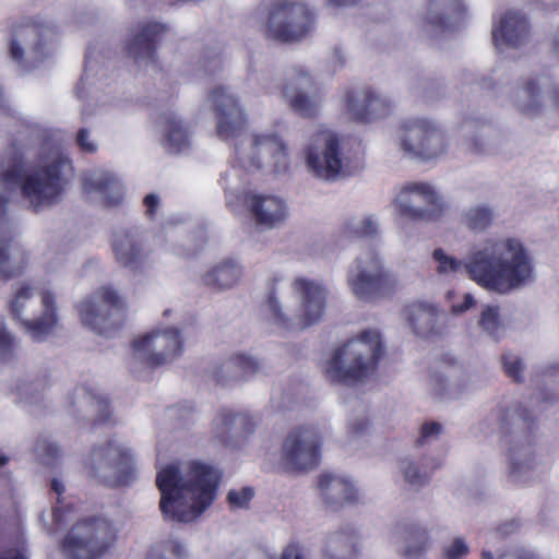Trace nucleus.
<instances>
[{
  "mask_svg": "<svg viewBox=\"0 0 559 559\" xmlns=\"http://www.w3.org/2000/svg\"><path fill=\"white\" fill-rule=\"evenodd\" d=\"M432 259L438 275L451 278L460 272L487 292L508 295L536 281L534 258L518 238L499 237L484 240L465 260L435 249Z\"/></svg>",
  "mask_w": 559,
  "mask_h": 559,
  "instance_id": "obj_1",
  "label": "nucleus"
},
{
  "mask_svg": "<svg viewBox=\"0 0 559 559\" xmlns=\"http://www.w3.org/2000/svg\"><path fill=\"white\" fill-rule=\"evenodd\" d=\"M206 103L214 114L216 134L224 141L236 140V163L246 171L261 169L285 173L290 166L289 147L275 131H252L242 135L247 111L239 97L227 86L213 87Z\"/></svg>",
  "mask_w": 559,
  "mask_h": 559,
  "instance_id": "obj_2",
  "label": "nucleus"
},
{
  "mask_svg": "<svg viewBox=\"0 0 559 559\" xmlns=\"http://www.w3.org/2000/svg\"><path fill=\"white\" fill-rule=\"evenodd\" d=\"M219 473L199 461L169 464L157 472L160 510L167 518L189 523L214 501Z\"/></svg>",
  "mask_w": 559,
  "mask_h": 559,
  "instance_id": "obj_3",
  "label": "nucleus"
},
{
  "mask_svg": "<svg viewBox=\"0 0 559 559\" xmlns=\"http://www.w3.org/2000/svg\"><path fill=\"white\" fill-rule=\"evenodd\" d=\"M2 164L0 181L8 188H19L23 200L35 211L58 203L63 192L62 169L70 164L59 146L46 144L37 152L32 165L25 164V153H8Z\"/></svg>",
  "mask_w": 559,
  "mask_h": 559,
  "instance_id": "obj_4",
  "label": "nucleus"
},
{
  "mask_svg": "<svg viewBox=\"0 0 559 559\" xmlns=\"http://www.w3.org/2000/svg\"><path fill=\"white\" fill-rule=\"evenodd\" d=\"M292 290L299 300L298 309L292 311L272 289L265 302L269 320L286 331H299L318 323L324 314L329 297L323 281L296 276L292 282Z\"/></svg>",
  "mask_w": 559,
  "mask_h": 559,
  "instance_id": "obj_5",
  "label": "nucleus"
},
{
  "mask_svg": "<svg viewBox=\"0 0 559 559\" xmlns=\"http://www.w3.org/2000/svg\"><path fill=\"white\" fill-rule=\"evenodd\" d=\"M381 353L379 333L365 331L331 354L324 366V374L333 384L362 381L374 372Z\"/></svg>",
  "mask_w": 559,
  "mask_h": 559,
  "instance_id": "obj_6",
  "label": "nucleus"
},
{
  "mask_svg": "<svg viewBox=\"0 0 559 559\" xmlns=\"http://www.w3.org/2000/svg\"><path fill=\"white\" fill-rule=\"evenodd\" d=\"M13 317L22 322L24 332L35 342L46 340L56 330L59 318L57 295L49 287L19 283L9 299Z\"/></svg>",
  "mask_w": 559,
  "mask_h": 559,
  "instance_id": "obj_7",
  "label": "nucleus"
},
{
  "mask_svg": "<svg viewBox=\"0 0 559 559\" xmlns=\"http://www.w3.org/2000/svg\"><path fill=\"white\" fill-rule=\"evenodd\" d=\"M305 160L308 170L325 181H335L350 173L348 158L342 152L341 138L322 126L314 128L309 134Z\"/></svg>",
  "mask_w": 559,
  "mask_h": 559,
  "instance_id": "obj_8",
  "label": "nucleus"
},
{
  "mask_svg": "<svg viewBox=\"0 0 559 559\" xmlns=\"http://www.w3.org/2000/svg\"><path fill=\"white\" fill-rule=\"evenodd\" d=\"M347 285L350 293L360 301H372L390 293L397 284L377 252H365L348 267Z\"/></svg>",
  "mask_w": 559,
  "mask_h": 559,
  "instance_id": "obj_9",
  "label": "nucleus"
},
{
  "mask_svg": "<svg viewBox=\"0 0 559 559\" xmlns=\"http://www.w3.org/2000/svg\"><path fill=\"white\" fill-rule=\"evenodd\" d=\"M85 466L94 478L110 487L128 485L135 477L131 449L116 440L96 445Z\"/></svg>",
  "mask_w": 559,
  "mask_h": 559,
  "instance_id": "obj_10",
  "label": "nucleus"
},
{
  "mask_svg": "<svg viewBox=\"0 0 559 559\" xmlns=\"http://www.w3.org/2000/svg\"><path fill=\"white\" fill-rule=\"evenodd\" d=\"M322 437V429L316 424L293 428L282 444V468L286 472H307L314 468L320 461Z\"/></svg>",
  "mask_w": 559,
  "mask_h": 559,
  "instance_id": "obj_11",
  "label": "nucleus"
},
{
  "mask_svg": "<svg viewBox=\"0 0 559 559\" xmlns=\"http://www.w3.org/2000/svg\"><path fill=\"white\" fill-rule=\"evenodd\" d=\"M81 322L94 333L111 337L123 321L124 302L110 287L99 288L78 306Z\"/></svg>",
  "mask_w": 559,
  "mask_h": 559,
  "instance_id": "obj_12",
  "label": "nucleus"
},
{
  "mask_svg": "<svg viewBox=\"0 0 559 559\" xmlns=\"http://www.w3.org/2000/svg\"><path fill=\"white\" fill-rule=\"evenodd\" d=\"M115 534L111 524L102 518H86L78 522L63 542L68 559H98L109 548Z\"/></svg>",
  "mask_w": 559,
  "mask_h": 559,
  "instance_id": "obj_13",
  "label": "nucleus"
},
{
  "mask_svg": "<svg viewBox=\"0 0 559 559\" xmlns=\"http://www.w3.org/2000/svg\"><path fill=\"white\" fill-rule=\"evenodd\" d=\"M397 140L408 157L426 162L439 158L448 148L441 128L425 118L404 121L397 130Z\"/></svg>",
  "mask_w": 559,
  "mask_h": 559,
  "instance_id": "obj_14",
  "label": "nucleus"
},
{
  "mask_svg": "<svg viewBox=\"0 0 559 559\" xmlns=\"http://www.w3.org/2000/svg\"><path fill=\"white\" fill-rule=\"evenodd\" d=\"M395 212L414 222H435L444 211L439 192L426 182H409L403 186L392 202Z\"/></svg>",
  "mask_w": 559,
  "mask_h": 559,
  "instance_id": "obj_15",
  "label": "nucleus"
},
{
  "mask_svg": "<svg viewBox=\"0 0 559 559\" xmlns=\"http://www.w3.org/2000/svg\"><path fill=\"white\" fill-rule=\"evenodd\" d=\"M311 26V14L304 3L275 0L270 4L264 25L266 36L290 43L301 39Z\"/></svg>",
  "mask_w": 559,
  "mask_h": 559,
  "instance_id": "obj_16",
  "label": "nucleus"
},
{
  "mask_svg": "<svg viewBox=\"0 0 559 559\" xmlns=\"http://www.w3.org/2000/svg\"><path fill=\"white\" fill-rule=\"evenodd\" d=\"M182 350L180 332L175 328L152 331L133 342V358L148 367L170 364Z\"/></svg>",
  "mask_w": 559,
  "mask_h": 559,
  "instance_id": "obj_17",
  "label": "nucleus"
},
{
  "mask_svg": "<svg viewBox=\"0 0 559 559\" xmlns=\"http://www.w3.org/2000/svg\"><path fill=\"white\" fill-rule=\"evenodd\" d=\"M50 29L35 24L15 28L10 41L9 53L23 70L38 67L50 53L48 44Z\"/></svg>",
  "mask_w": 559,
  "mask_h": 559,
  "instance_id": "obj_18",
  "label": "nucleus"
},
{
  "mask_svg": "<svg viewBox=\"0 0 559 559\" xmlns=\"http://www.w3.org/2000/svg\"><path fill=\"white\" fill-rule=\"evenodd\" d=\"M312 86V79L305 70L293 69L282 88V96L289 108L306 118L316 117L321 109L320 97L310 93Z\"/></svg>",
  "mask_w": 559,
  "mask_h": 559,
  "instance_id": "obj_19",
  "label": "nucleus"
},
{
  "mask_svg": "<svg viewBox=\"0 0 559 559\" xmlns=\"http://www.w3.org/2000/svg\"><path fill=\"white\" fill-rule=\"evenodd\" d=\"M245 206L255 228L260 230L280 227L289 215L286 201L273 193L249 192L245 198Z\"/></svg>",
  "mask_w": 559,
  "mask_h": 559,
  "instance_id": "obj_20",
  "label": "nucleus"
},
{
  "mask_svg": "<svg viewBox=\"0 0 559 559\" xmlns=\"http://www.w3.org/2000/svg\"><path fill=\"white\" fill-rule=\"evenodd\" d=\"M257 420L253 416L233 411H221L213 420V437L223 445L239 448L253 435Z\"/></svg>",
  "mask_w": 559,
  "mask_h": 559,
  "instance_id": "obj_21",
  "label": "nucleus"
},
{
  "mask_svg": "<svg viewBox=\"0 0 559 559\" xmlns=\"http://www.w3.org/2000/svg\"><path fill=\"white\" fill-rule=\"evenodd\" d=\"M111 248L118 264L131 271L140 270L148 257L143 235L138 228L116 231Z\"/></svg>",
  "mask_w": 559,
  "mask_h": 559,
  "instance_id": "obj_22",
  "label": "nucleus"
},
{
  "mask_svg": "<svg viewBox=\"0 0 559 559\" xmlns=\"http://www.w3.org/2000/svg\"><path fill=\"white\" fill-rule=\"evenodd\" d=\"M347 111L350 117L361 122H372L386 117L391 111L390 100L371 88H361L348 93Z\"/></svg>",
  "mask_w": 559,
  "mask_h": 559,
  "instance_id": "obj_23",
  "label": "nucleus"
},
{
  "mask_svg": "<svg viewBox=\"0 0 559 559\" xmlns=\"http://www.w3.org/2000/svg\"><path fill=\"white\" fill-rule=\"evenodd\" d=\"M406 320L414 334L431 337L448 329V316L431 302H415L405 309Z\"/></svg>",
  "mask_w": 559,
  "mask_h": 559,
  "instance_id": "obj_24",
  "label": "nucleus"
},
{
  "mask_svg": "<svg viewBox=\"0 0 559 559\" xmlns=\"http://www.w3.org/2000/svg\"><path fill=\"white\" fill-rule=\"evenodd\" d=\"M431 392L442 401L456 400L469 392L473 381L461 366H447L431 373L429 380Z\"/></svg>",
  "mask_w": 559,
  "mask_h": 559,
  "instance_id": "obj_25",
  "label": "nucleus"
},
{
  "mask_svg": "<svg viewBox=\"0 0 559 559\" xmlns=\"http://www.w3.org/2000/svg\"><path fill=\"white\" fill-rule=\"evenodd\" d=\"M542 465V459L531 445H513L508 454V480L515 486L527 485L535 479Z\"/></svg>",
  "mask_w": 559,
  "mask_h": 559,
  "instance_id": "obj_26",
  "label": "nucleus"
},
{
  "mask_svg": "<svg viewBox=\"0 0 559 559\" xmlns=\"http://www.w3.org/2000/svg\"><path fill=\"white\" fill-rule=\"evenodd\" d=\"M83 191L91 200L106 205L119 204L124 195L123 186L118 177L105 170L86 174L83 179Z\"/></svg>",
  "mask_w": 559,
  "mask_h": 559,
  "instance_id": "obj_27",
  "label": "nucleus"
},
{
  "mask_svg": "<svg viewBox=\"0 0 559 559\" xmlns=\"http://www.w3.org/2000/svg\"><path fill=\"white\" fill-rule=\"evenodd\" d=\"M495 46L503 48H519L530 38V25L524 15L515 11L506 12L492 28Z\"/></svg>",
  "mask_w": 559,
  "mask_h": 559,
  "instance_id": "obj_28",
  "label": "nucleus"
},
{
  "mask_svg": "<svg viewBox=\"0 0 559 559\" xmlns=\"http://www.w3.org/2000/svg\"><path fill=\"white\" fill-rule=\"evenodd\" d=\"M464 11L460 0H430L425 16L427 32L437 36L454 28L463 20Z\"/></svg>",
  "mask_w": 559,
  "mask_h": 559,
  "instance_id": "obj_29",
  "label": "nucleus"
},
{
  "mask_svg": "<svg viewBox=\"0 0 559 559\" xmlns=\"http://www.w3.org/2000/svg\"><path fill=\"white\" fill-rule=\"evenodd\" d=\"M8 199L0 195V277L19 274L26 263L25 252L8 237L9 224L4 217Z\"/></svg>",
  "mask_w": 559,
  "mask_h": 559,
  "instance_id": "obj_30",
  "label": "nucleus"
},
{
  "mask_svg": "<svg viewBox=\"0 0 559 559\" xmlns=\"http://www.w3.org/2000/svg\"><path fill=\"white\" fill-rule=\"evenodd\" d=\"M550 87V80L546 76L527 78L515 91L513 103L521 112L536 116L545 106Z\"/></svg>",
  "mask_w": 559,
  "mask_h": 559,
  "instance_id": "obj_31",
  "label": "nucleus"
},
{
  "mask_svg": "<svg viewBox=\"0 0 559 559\" xmlns=\"http://www.w3.org/2000/svg\"><path fill=\"white\" fill-rule=\"evenodd\" d=\"M35 370L34 367L20 366L10 380L9 389L20 402L37 403L49 385L47 376Z\"/></svg>",
  "mask_w": 559,
  "mask_h": 559,
  "instance_id": "obj_32",
  "label": "nucleus"
},
{
  "mask_svg": "<svg viewBox=\"0 0 559 559\" xmlns=\"http://www.w3.org/2000/svg\"><path fill=\"white\" fill-rule=\"evenodd\" d=\"M318 488L323 502L331 508L343 507L357 499L355 485L347 477L334 473L320 475Z\"/></svg>",
  "mask_w": 559,
  "mask_h": 559,
  "instance_id": "obj_33",
  "label": "nucleus"
},
{
  "mask_svg": "<svg viewBox=\"0 0 559 559\" xmlns=\"http://www.w3.org/2000/svg\"><path fill=\"white\" fill-rule=\"evenodd\" d=\"M164 31V25L153 22L143 25L132 36L128 45V55L139 67H146L155 62L156 40Z\"/></svg>",
  "mask_w": 559,
  "mask_h": 559,
  "instance_id": "obj_34",
  "label": "nucleus"
},
{
  "mask_svg": "<svg viewBox=\"0 0 559 559\" xmlns=\"http://www.w3.org/2000/svg\"><path fill=\"white\" fill-rule=\"evenodd\" d=\"M162 145L170 153H182L190 147L188 127L175 112H164L158 120Z\"/></svg>",
  "mask_w": 559,
  "mask_h": 559,
  "instance_id": "obj_35",
  "label": "nucleus"
},
{
  "mask_svg": "<svg viewBox=\"0 0 559 559\" xmlns=\"http://www.w3.org/2000/svg\"><path fill=\"white\" fill-rule=\"evenodd\" d=\"M442 461L436 456H424L419 460L404 457L399 463L402 477L411 488L418 490L427 486L435 471L440 468Z\"/></svg>",
  "mask_w": 559,
  "mask_h": 559,
  "instance_id": "obj_36",
  "label": "nucleus"
},
{
  "mask_svg": "<svg viewBox=\"0 0 559 559\" xmlns=\"http://www.w3.org/2000/svg\"><path fill=\"white\" fill-rule=\"evenodd\" d=\"M260 370L257 359L245 354H236L224 360L214 372L217 382L246 379Z\"/></svg>",
  "mask_w": 559,
  "mask_h": 559,
  "instance_id": "obj_37",
  "label": "nucleus"
},
{
  "mask_svg": "<svg viewBox=\"0 0 559 559\" xmlns=\"http://www.w3.org/2000/svg\"><path fill=\"white\" fill-rule=\"evenodd\" d=\"M242 276L240 264L230 259L222 260L213 265L202 276L203 283L216 290H224L235 286Z\"/></svg>",
  "mask_w": 559,
  "mask_h": 559,
  "instance_id": "obj_38",
  "label": "nucleus"
},
{
  "mask_svg": "<svg viewBox=\"0 0 559 559\" xmlns=\"http://www.w3.org/2000/svg\"><path fill=\"white\" fill-rule=\"evenodd\" d=\"M495 218L496 212L492 206L477 203L462 212L460 222L469 231L481 234L491 227Z\"/></svg>",
  "mask_w": 559,
  "mask_h": 559,
  "instance_id": "obj_39",
  "label": "nucleus"
},
{
  "mask_svg": "<svg viewBox=\"0 0 559 559\" xmlns=\"http://www.w3.org/2000/svg\"><path fill=\"white\" fill-rule=\"evenodd\" d=\"M324 556L326 559H355V534L352 531H342L331 534L325 543Z\"/></svg>",
  "mask_w": 559,
  "mask_h": 559,
  "instance_id": "obj_40",
  "label": "nucleus"
},
{
  "mask_svg": "<svg viewBox=\"0 0 559 559\" xmlns=\"http://www.w3.org/2000/svg\"><path fill=\"white\" fill-rule=\"evenodd\" d=\"M478 325L488 336L493 340H499L504 332V323L499 306H484L479 316Z\"/></svg>",
  "mask_w": 559,
  "mask_h": 559,
  "instance_id": "obj_41",
  "label": "nucleus"
},
{
  "mask_svg": "<svg viewBox=\"0 0 559 559\" xmlns=\"http://www.w3.org/2000/svg\"><path fill=\"white\" fill-rule=\"evenodd\" d=\"M430 546V537L424 530L414 528L408 532L405 546L403 548V555L408 559H417Z\"/></svg>",
  "mask_w": 559,
  "mask_h": 559,
  "instance_id": "obj_42",
  "label": "nucleus"
},
{
  "mask_svg": "<svg viewBox=\"0 0 559 559\" xmlns=\"http://www.w3.org/2000/svg\"><path fill=\"white\" fill-rule=\"evenodd\" d=\"M20 349V341L8 329L7 324H0V359L2 361L13 360Z\"/></svg>",
  "mask_w": 559,
  "mask_h": 559,
  "instance_id": "obj_43",
  "label": "nucleus"
},
{
  "mask_svg": "<svg viewBox=\"0 0 559 559\" xmlns=\"http://www.w3.org/2000/svg\"><path fill=\"white\" fill-rule=\"evenodd\" d=\"M51 491L57 495V503L58 506L52 510L51 513V527H49L50 532H55L58 530L60 525H62L67 520L63 514L62 503V495L66 491L64 483L58 478H53L50 484Z\"/></svg>",
  "mask_w": 559,
  "mask_h": 559,
  "instance_id": "obj_44",
  "label": "nucleus"
},
{
  "mask_svg": "<svg viewBox=\"0 0 559 559\" xmlns=\"http://www.w3.org/2000/svg\"><path fill=\"white\" fill-rule=\"evenodd\" d=\"M503 369L508 377L516 382L524 380L525 366L523 360L513 353H504L501 357Z\"/></svg>",
  "mask_w": 559,
  "mask_h": 559,
  "instance_id": "obj_45",
  "label": "nucleus"
},
{
  "mask_svg": "<svg viewBox=\"0 0 559 559\" xmlns=\"http://www.w3.org/2000/svg\"><path fill=\"white\" fill-rule=\"evenodd\" d=\"M253 496L254 490L251 487L230 489L227 493L229 509L234 511L248 509Z\"/></svg>",
  "mask_w": 559,
  "mask_h": 559,
  "instance_id": "obj_46",
  "label": "nucleus"
},
{
  "mask_svg": "<svg viewBox=\"0 0 559 559\" xmlns=\"http://www.w3.org/2000/svg\"><path fill=\"white\" fill-rule=\"evenodd\" d=\"M75 144L82 153L95 154L98 151V141L90 128H80L75 134Z\"/></svg>",
  "mask_w": 559,
  "mask_h": 559,
  "instance_id": "obj_47",
  "label": "nucleus"
},
{
  "mask_svg": "<svg viewBox=\"0 0 559 559\" xmlns=\"http://www.w3.org/2000/svg\"><path fill=\"white\" fill-rule=\"evenodd\" d=\"M74 394L80 400V404L90 406V407L94 408L95 411L100 412L102 413L100 418H99L100 420L108 419V414L106 413L107 408H108V404H107L106 400L99 399L97 396H93L88 392H86L84 389H78Z\"/></svg>",
  "mask_w": 559,
  "mask_h": 559,
  "instance_id": "obj_48",
  "label": "nucleus"
},
{
  "mask_svg": "<svg viewBox=\"0 0 559 559\" xmlns=\"http://www.w3.org/2000/svg\"><path fill=\"white\" fill-rule=\"evenodd\" d=\"M353 234L360 237H372L379 233V223L372 215L360 218L352 224Z\"/></svg>",
  "mask_w": 559,
  "mask_h": 559,
  "instance_id": "obj_49",
  "label": "nucleus"
},
{
  "mask_svg": "<svg viewBox=\"0 0 559 559\" xmlns=\"http://www.w3.org/2000/svg\"><path fill=\"white\" fill-rule=\"evenodd\" d=\"M442 431L443 427L439 423H426L420 428L417 443L425 445L437 441L442 435Z\"/></svg>",
  "mask_w": 559,
  "mask_h": 559,
  "instance_id": "obj_50",
  "label": "nucleus"
},
{
  "mask_svg": "<svg viewBox=\"0 0 559 559\" xmlns=\"http://www.w3.org/2000/svg\"><path fill=\"white\" fill-rule=\"evenodd\" d=\"M188 552L183 544L176 539H169L164 546L160 559H187Z\"/></svg>",
  "mask_w": 559,
  "mask_h": 559,
  "instance_id": "obj_51",
  "label": "nucleus"
},
{
  "mask_svg": "<svg viewBox=\"0 0 559 559\" xmlns=\"http://www.w3.org/2000/svg\"><path fill=\"white\" fill-rule=\"evenodd\" d=\"M468 554V546L465 540L461 537L455 538L449 546L443 550L445 559H462Z\"/></svg>",
  "mask_w": 559,
  "mask_h": 559,
  "instance_id": "obj_52",
  "label": "nucleus"
},
{
  "mask_svg": "<svg viewBox=\"0 0 559 559\" xmlns=\"http://www.w3.org/2000/svg\"><path fill=\"white\" fill-rule=\"evenodd\" d=\"M222 185L226 192L238 193L243 186V179L238 175V170L233 168L222 177Z\"/></svg>",
  "mask_w": 559,
  "mask_h": 559,
  "instance_id": "obj_53",
  "label": "nucleus"
},
{
  "mask_svg": "<svg viewBox=\"0 0 559 559\" xmlns=\"http://www.w3.org/2000/svg\"><path fill=\"white\" fill-rule=\"evenodd\" d=\"M369 429V420L366 416L353 418L348 423V432L352 438H358L365 435Z\"/></svg>",
  "mask_w": 559,
  "mask_h": 559,
  "instance_id": "obj_54",
  "label": "nucleus"
},
{
  "mask_svg": "<svg viewBox=\"0 0 559 559\" xmlns=\"http://www.w3.org/2000/svg\"><path fill=\"white\" fill-rule=\"evenodd\" d=\"M475 306V298L472 294L466 293L463 295V300L460 304L452 302L451 304V313L454 316H460L467 310H469L472 307Z\"/></svg>",
  "mask_w": 559,
  "mask_h": 559,
  "instance_id": "obj_55",
  "label": "nucleus"
},
{
  "mask_svg": "<svg viewBox=\"0 0 559 559\" xmlns=\"http://www.w3.org/2000/svg\"><path fill=\"white\" fill-rule=\"evenodd\" d=\"M143 203L146 209L145 215L150 218H153L155 216V214L157 213V211L159 209V204H160V200H159L158 195L154 194V193L147 194L144 198Z\"/></svg>",
  "mask_w": 559,
  "mask_h": 559,
  "instance_id": "obj_56",
  "label": "nucleus"
},
{
  "mask_svg": "<svg viewBox=\"0 0 559 559\" xmlns=\"http://www.w3.org/2000/svg\"><path fill=\"white\" fill-rule=\"evenodd\" d=\"M498 559H536V556L528 549L514 548L500 555Z\"/></svg>",
  "mask_w": 559,
  "mask_h": 559,
  "instance_id": "obj_57",
  "label": "nucleus"
},
{
  "mask_svg": "<svg viewBox=\"0 0 559 559\" xmlns=\"http://www.w3.org/2000/svg\"><path fill=\"white\" fill-rule=\"evenodd\" d=\"M282 559H304L300 547L294 544L288 545L282 554Z\"/></svg>",
  "mask_w": 559,
  "mask_h": 559,
  "instance_id": "obj_58",
  "label": "nucleus"
},
{
  "mask_svg": "<svg viewBox=\"0 0 559 559\" xmlns=\"http://www.w3.org/2000/svg\"><path fill=\"white\" fill-rule=\"evenodd\" d=\"M43 453L47 459H56L59 456L60 449L55 443H47L43 448Z\"/></svg>",
  "mask_w": 559,
  "mask_h": 559,
  "instance_id": "obj_59",
  "label": "nucleus"
},
{
  "mask_svg": "<svg viewBox=\"0 0 559 559\" xmlns=\"http://www.w3.org/2000/svg\"><path fill=\"white\" fill-rule=\"evenodd\" d=\"M223 67V61H222V58L216 56L215 58H213L207 68H206V71L211 74H214L215 72H217L218 70H221Z\"/></svg>",
  "mask_w": 559,
  "mask_h": 559,
  "instance_id": "obj_60",
  "label": "nucleus"
},
{
  "mask_svg": "<svg viewBox=\"0 0 559 559\" xmlns=\"http://www.w3.org/2000/svg\"><path fill=\"white\" fill-rule=\"evenodd\" d=\"M331 7H352L357 4L360 0H326Z\"/></svg>",
  "mask_w": 559,
  "mask_h": 559,
  "instance_id": "obj_61",
  "label": "nucleus"
},
{
  "mask_svg": "<svg viewBox=\"0 0 559 559\" xmlns=\"http://www.w3.org/2000/svg\"><path fill=\"white\" fill-rule=\"evenodd\" d=\"M0 559H26V557L20 550H9Z\"/></svg>",
  "mask_w": 559,
  "mask_h": 559,
  "instance_id": "obj_62",
  "label": "nucleus"
},
{
  "mask_svg": "<svg viewBox=\"0 0 559 559\" xmlns=\"http://www.w3.org/2000/svg\"><path fill=\"white\" fill-rule=\"evenodd\" d=\"M516 528H518V523L512 521V522L501 525L500 532L502 534H511L512 532L516 531Z\"/></svg>",
  "mask_w": 559,
  "mask_h": 559,
  "instance_id": "obj_63",
  "label": "nucleus"
},
{
  "mask_svg": "<svg viewBox=\"0 0 559 559\" xmlns=\"http://www.w3.org/2000/svg\"><path fill=\"white\" fill-rule=\"evenodd\" d=\"M551 45L554 51L559 55V28L552 35Z\"/></svg>",
  "mask_w": 559,
  "mask_h": 559,
  "instance_id": "obj_64",
  "label": "nucleus"
}]
</instances>
